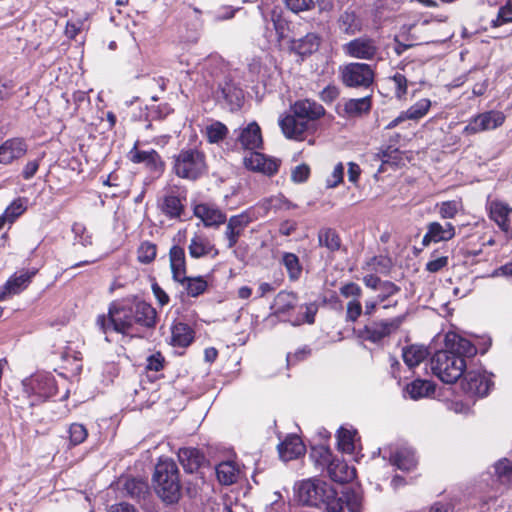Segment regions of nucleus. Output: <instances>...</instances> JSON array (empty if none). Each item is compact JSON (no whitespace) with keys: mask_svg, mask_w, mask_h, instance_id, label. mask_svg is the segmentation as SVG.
<instances>
[{"mask_svg":"<svg viewBox=\"0 0 512 512\" xmlns=\"http://www.w3.org/2000/svg\"><path fill=\"white\" fill-rule=\"evenodd\" d=\"M281 204H285L287 209H291V208L295 207V205L292 204L287 199H284L283 197H278V196L265 199L261 203V206L267 213L271 208H278L281 206Z\"/></svg>","mask_w":512,"mask_h":512,"instance_id":"58","label":"nucleus"},{"mask_svg":"<svg viewBox=\"0 0 512 512\" xmlns=\"http://www.w3.org/2000/svg\"><path fill=\"white\" fill-rule=\"evenodd\" d=\"M172 343L174 346L187 347L194 339V331L192 328L182 322L175 323L171 328Z\"/></svg>","mask_w":512,"mask_h":512,"instance_id":"31","label":"nucleus"},{"mask_svg":"<svg viewBox=\"0 0 512 512\" xmlns=\"http://www.w3.org/2000/svg\"><path fill=\"white\" fill-rule=\"evenodd\" d=\"M132 305L136 332L140 333L142 328L154 329L157 324V311L155 308L145 301H136Z\"/></svg>","mask_w":512,"mask_h":512,"instance_id":"14","label":"nucleus"},{"mask_svg":"<svg viewBox=\"0 0 512 512\" xmlns=\"http://www.w3.org/2000/svg\"><path fill=\"white\" fill-rule=\"evenodd\" d=\"M281 264L286 268L291 281H296L302 273V265L298 256L291 252H284L281 257Z\"/></svg>","mask_w":512,"mask_h":512,"instance_id":"35","label":"nucleus"},{"mask_svg":"<svg viewBox=\"0 0 512 512\" xmlns=\"http://www.w3.org/2000/svg\"><path fill=\"white\" fill-rule=\"evenodd\" d=\"M436 252L437 251H434L432 254L435 259L428 261L426 264V270L431 273L439 272L441 269L448 265V256L436 257Z\"/></svg>","mask_w":512,"mask_h":512,"instance_id":"61","label":"nucleus"},{"mask_svg":"<svg viewBox=\"0 0 512 512\" xmlns=\"http://www.w3.org/2000/svg\"><path fill=\"white\" fill-rule=\"evenodd\" d=\"M133 305L112 302L107 315L101 314L96 318V326L105 335V340L111 342L109 333L115 332L124 336L142 337L136 332L134 323Z\"/></svg>","mask_w":512,"mask_h":512,"instance_id":"4","label":"nucleus"},{"mask_svg":"<svg viewBox=\"0 0 512 512\" xmlns=\"http://www.w3.org/2000/svg\"><path fill=\"white\" fill-rule=\"evenodd\" d=\"M36 273V269L21 270L15 273L13 276L9 278V280L4 285V290L0 292V300H3L6 294L20 293L28 286L31 279L35 276Z\"/></svg>","mask_w":512,"mask_h":512,"instance_id":"20","label":"nucleus"},{"mask_svg":"<svg viewBox=\"0 0 512 512\" xmlns=\"http://www.w3.org/2000/svg\"><path fill=\"white\" fill-rule=\"evenodd\" d=\"M505 118L504 113L498 110L480 113L469 120L462 133L473 135L483 131L494 130L503 125Z\"/></svg>","mask_w":512,"mask_h":512,"instance_id":"9","label":"nucleus"},{"mask_svg":"<svg viewBox=\"0 0 512 512\" xmlns=\"http://www.w3.org/2000/svg\"><path fill=\"white\" fill-rule=\"evenodd\" d=\"M88 436L87 429L84 425L73 423L69 427V439L72 445L76 446L85 441Z\"/></svg>","mask_w":512,"mask_h":512,"instance_id":"49","label":"nucleus"},{"mask_svg":"<svg viewBox=\"0 0 512 512\" xmlns=\"http://www.w3.org/2000/svg\"><path fill=\"white\" fill-rule=\"evenodd\" d=\"M321 37L316 33H307L305 36L292 39L290 41V50L302 57L316 52L320 46Z\"/></svg>","mask_w":512,"mask_h":512,"instance_id":"22","label":"nucleus"},{"mask_svg":"<svg viewBox=\"0 0 512 512\" xmlns=\"http://www.w3.org/2000/svg\"><path fill=\"white\" fill-rule=\"evenodd\" d=\"M431 107V101L423 98L410 106L405 112L406 118L410 120H419L423 118Z\"/></svg>","mask_w":512,"mask_h":512,"instance_id":"43","label":"nucleus"},{"mask_svg":"<svg viewBox=\"0 0 512 512\" xmlns=\"http://www.w3.org/2000/svg\"><path fill=\"white\" fill-rule=\"evenodd\" d=\"M244 165L249 170L261 172L268 176L276 174L279 169V162L276 159L267 158L264 154L255 150L244 158Z\"/></svg>","mask_w":512,"mask_h":512,"instance_id":"15","label":"nucleus"},{"mask_svg":"<svg viewBox=\"0 0 512 512\" xmlns=\"http://www.w3.org/2000/svg\"><path fill=\"white\" fill-rule=\"evenodd\" d=\"M311 457L314 458L316 462L322 467H328L329 463L334 461L332 459V453L330 449L325 446L313 448Z\"/></svg>","mask_w":512,"mask_h":512,"instance_id":"50","label":"nucleus"},{"mask_svg":"<svg viewBox=\"0 0 512 512\" xmlns=\"http://www.w3.org/2000/svg\"><path fill=\"white\" fill-rule=\"evenodd\" d=\"M178 460L186 473H195L206 462L204 453L194 447H183L178 451Z\"/></svg>","mask_w":512,"mask_h":512,"instance_id":"16","label":"nucleus"},{"mask_svg":"<svg viewBox=\"0 0 512 512\" xmlns=\"http://www.w3.org/2000/svg\"><path fill=\"white\" fill-rule=\"evenodd\" d=\"M184 204L180 196L173 191L164 196L161 211L170 219L180 218L184 212Z\"/></svg>","mask_w":512,"mask_h":512,"instance_id":"28","label":"nucleus"},{"mask_svg":"<svg viewBox=\"0 0 512 512\" xmlns=\"http://www.w3.org/2000/svg\"><path fill=\"white\" fill-rule=\"evenodd\" d=\"M339 498L343 499V508L346 506L349 512H361L363 498L359 489L347 488Z\"/></svg>","mask_w":512,"mask_h":512,"instance_id":"38","label":"nucleus"},{"mask_svg":"<svg viewBox=\"0 0 512 512\" xmlns=\"http://www.w3.org/2000/svg\"><path fill=\"white\" fill-rule=\"evenodd\" d=\"M164 367V357L160 352H156L147 358L146 369L158 372Z\"/></svg>","mask_w":512,"mask_h":512,"instance_id":"62","label":"nucleus"},{"mask_svg":"<svg viewBox=\"0 0 512 512\" xmlns=\"http://www.w3.org/2000/svg\"><path fill=\"white\" fill-rule=\"evenodd\" d=\"M343 51L352 58L373 60L378 53V46L373 38L363 36L344 44Z\"/></svg>","mask_w":512,"mask_h":512,"instance_id":"12","label":"nucleus"},{"mask_svg":"<svg viewBox=\"0 0 512 512\" xmlns=\"http://www.w3.org/2000/svg\"><path fill=\"white\" fill-rule=\"evenodd\" d=\"M376 156L382 164L395 163L399 159V150L388 146L385 149H381Z\"/></svg>","mask_w":512,"mask_h":512,"instance_id":"57","label":"nucleus"},{"mask_svg":"<svg viewBox=\"0 0 512 512\" xmlns=\"http://www.w3.org/2000/svg\"><path fill=\"white\" fill-rule=\"evenodd\" d=\"M310 175V167L307 164L296 166L291 172V179L295 183H303L308 180Z\"/></svg>","mask_w":512,"mask_h":512,"instance_id":"60","label":"nucleus"},{"mask_svg":"<svg viewBox=\"0 0 512 512\" xmlns=\"http://www.w3.org/2000/svg\"><path fill=\"white\" fill-rule=\"evenodd\" d=\"M432 236L435 238V243L441 241H449L455 236V227L447 222L444 225L439 222H431L427 225Z\"/></svg>","mask_w":512,"mask_h":512,"instance_id":"36","label":"nucleus"},{"mask_svg":"<svg viewBox=\"0 0 512 512\" xmlns=\"http://www.w3.org/2000/svg\"><path fill=\"white\" fill-rule=\"evenodd\" d=\"M477 348L467 339L449 332L445 336V349L437 351L430 360L433 374L443 383L453 384L465 375V358H471Z\"/></svg>","mask_w":512,"mask_h":512,"instance_id":"1","label":"nucleus"},{"mask_svg":"<svg viewBox=\"0 0 512 512\" xmlns=\"http://www.w3.org/2000/svg\"><path fill=\"white\" fill-rule=\"evenodd\" d=\"M356 435V430H349L341 427L337 433L339 449L345 453H353L355 450L354 440Z\"/></svg>","mask_w":512,"mask_h":512,"instance_id":"41","label":"nucleus"},{"mask_svg":"<svg viewBox=\"0 0 512 512\" xmlns=\"http://www.w3.org/2000/svg\"><path fill=\"white\" fill-rule=\"evenodd\" d=\"M400 290H401L400 287L397 286L395 283L388 281V280H383V282L380 284L379 288L377 289V291H379V293L377 295V301L379 303L385 302L390 297L398 294L400 292Z\"/></svg>","mask_w":512,"mask_h":512,"instance_id":"47","label":"nucleus"},{"mask_svg":"<svg viewBox=\"0 0 512 512\" xmlns=\"http://www.w3.org/2000/svg\"><path fill=\"white\" fill-rule=\"evenodd\" d=\"M275 499L266 507V512H287V505L278 493L274 494Z\"/></svg>","mask_w":512,"mask_h":512,"instance_id":"64","label":"nucleus"},{"mask_svg":"<svg viewBox=\"0 0 512 512\" xmlns=\"http://www.w3.org/2000/svg\"><path fill=\"white\" fill-rule=\"evenodd\" d=\"M214 249L210 241L200 235H195L188 246L189 255L192 258L198 259L204 257Z\"/></svg>","mask_w":512,"mask_h":512,"instance_id":"34","label":"nucleus"},{"mask_svg":"<svg viewBox=\"0 0 512 512\" xmlns=\"http://www.w3.org/2000/svg\"><path fill=\"white\" fill-rule=\"evenodd\" d=\"M291 114L280 119L279 125L287 138L301 139L309 121H315L325 114L324 107L310 99L296 101L290 108Z\"/></svg>","mask_w":512,"mask_h":512,"instance_id":"3","label":"nucleus"},{"mask_svg":"<svg viewBox=\"0 0 512 512\" xmlns=\"http://www.w3.org/2000/svg\"><path fill=\"white\" fill-rule=\"evenodd\" d=\"M405 315L397 316L389 320L374 321L365 325L363 338L373 343H377L396 332L402 325Z\"/></svg>","mask_w":512,"mask_h":512,"instance_id":"11","label":"nucleus"},{"mask_svg":"<svg viewBox=\"0 0 512 512\" xmlns=\"http://www.w3.org/2000/svg\"><path fill=\"white\" fill-rule=\"evenodd\" d=\"M228 134V128L219 121H215L208 125L205 129V135L209 143H218L222 141Z\"/></svg>","mask_w":512,"mask_h":512,"instance_id":"42","label":"nucleus"},{"mask_svg":"<svg viewBox=\"0 0 512 512\" xmlns=\"http://www.w3.org/2000/svg\"><path fill=\"white\" fill-rule=\"evenodd\" d=\"M236 140L246 150L253 151L261 148L263 140L259 125L256 122H251L246 127L239 129Z\"/></svg>","mask_w":512,"mask_h":512,"instance_id":"19","label":"nucleus"},{"mask_svg":"<svg viewBox=\"0 0 512 512\" xmlns=\"http://www.w3.org/2000/svg\"><path fill=\"white\" fill-rule=\"evenodd\" d=\"M278 452L283 461H290L304 454L305 446L300 437L290 435L278 445Z\"/></svg>","mask_w":512,"mask_h":512,"instance_id":"24","label":"nucleus"},{"mask_svg":"<svg viewBox=\"0 0 512 512\" xmlns=\"http://www.w3.org/2000/svg\"><path fill=\"white\" fill-rule=\"evenodd\" d=\"M128 158L135 164H144L145 168L156 177L161 176L165 171L166 165L160 154L154 149L139 150L137 143L129 151Z\"/></svg>","mask_w":512,"mask_h":512,"instance_id":"10","label":"nucleus"},{"mask_svg":"<svg viewBox=\"0 0 512 512\" xmlns=\"http://www.w3.org/2000/svg\"><path fill=\"white\" fill-rule=\"evenodd\" d=\"M318 244L330 253H335L341 249L342 241L335 229L322 228L318 232Z\"/></svg>","mask_w":512,"mask_h":512,"instance_id":"32","label":"nucleus"},{"mask_svg":"<svg viewBox=\"0 0 512 512\" xmlns=\"http://www.w3.org/2000/svg\"><path fill=\"white\" fill-rule=\"evenodd\" d=\"M362 313V305L359 300L354 299L347 303L346 307V320L355 322Z\"/></svg>","mask_w":512,"mask_h":512,"instance_id":"59","label":"nucleus"},{"mask_svg":"<svg viewBox=\"0 0 512 512\" xmlns=\"http://www.w3.org/2000/svg\"><path fill=\"white\" fill-rule=\"evenodd\" d=\"M492 380L484 373L467 371L462 381L463 390L472 396L484 397L493 387Z\"/></svg>","mask_w":512,"mask_h":512,"instance_id":"13","label":"nucleus"},{"mask_svg":"<svg viewBox=\"0 0 512 512\" xmlns=\"http://www.w3.org/2000/svg\"><path fill=\"white\" fill-rule=\"evenodd\" d=\"M344 177V165L339 162L332 172V174L326 180L327 188H335L342 183Z\"/></svg>","mask_w":512,"mask_h":512,"instance_id":"55","label":"nucleus"},{"mask_svg":"<svg viewBox=\"0 0 512 512\" xmlns=\"http://www.w3.org/2000/svg\"><path fill=\"white\" fill-rule=\"evenodd\" d=\"M206 171L205 154L196 148L182 149L173 157L172 172L181 179L196 181Z\"/></svg>","mask_w":512,"mask_h":512,"instance_id":"6","label":"nucleus"},{"mask_svg":"<svg viewBox=\"0 0 512 512\" xmlns=\"http://www.w3.org/2000/svg\"><path fill=\"white\" fill-rule=\"evenodd\" d=\"M170 267L172 277L176 282L184 284L186 280L185 251L182 247L174 245L169 251Z\"/></svg>","mask_w":512,"mask_h":512,"instance_id":"23","label":"nucleus"},{"mask_svg":"<svg viewBox=\"0 0 512 512\" xmlns=\"http://www.w3.org/2000/svg\"><path fill=\"white\" fill-rule=\"evenodd\" d=\"M405 391L411 399L417 400L434 394L435 384L429 380L418 378L407 384Z\"/></svg>","mask_w":512,"mask_h":512,"instance_id":"29","label":"nucleus"},{"mask_svg":"<svg viewBox=\"0 0 512 512\" xmlns=\"http://www.w3.org/2000/svg\"><path fill=\"white\" fill-rule=\"evenodd\" d=\"M391 267H392V261L389 257L383 256V255H378V256H373L372 258H370L366 262L363 269H367V270L373 271L375 273H380V274L386 275L390 272Z\"/></svg>","mask_w":512,"mask_h":512,"instance_id":"40","label":"nucleus"},{"mask_svg":"<svg viewBox=\"0 0 512 512\" xmlns=\"http://www.w3.org/2000/svg\"><path fill=\"white\" fill-rule=\"evenodd\" d=\"M26 210L22 199L14 200L4 211V215L8 219V222H14L20 215Z\"/></svg>","mask_w":512,"mask_h":512,"instance_id":"51","label":"nucleus"},{"mask_svg":"<svg viewBox=\"0 0 512 512\" xmlns=\"http://www.w3.org/2000/svg\"><path fill=\"white\" fill-rule=\"evenodd\" d=\"M341 79L347 87L368 88L374 81V71L366 63L353 62L341 69Z\"/></svg>","mask_w":512,"mask_h":512,"instance_id":"8","label":"nucleus"},{"mask_svg":"<svg viewBox=\"0 0 512 512\" xmlns=\"http://www.w3.org/2000/svg\"><path fill=\"white\" fill-rule=\"evenodd\" d=\"M137 258L143 264L151 263L157 254V246L149 241H144L140 244L137 251Z\"/></svg>","mask_w":512,"mask_h":512,"instance_id":"46","label":"nucleus"},{"mask_svg":"<svg viewBox=\"0 0 512 512\" xmlns=\"http://www.w3.org/2000/svg\"><path fill=\"white\" fill-rule=\"evenodd\" d=\"M458 212L457 201H445L439 205V214L444 219H452Z\"/></svg>","mask_w":512,"mask_h":512,"instance_id":"56","label":"nucleus"},{"mask_svg":"<svg viewBox=\"0 0 512 512\" xmlns=\"http://www.w3.org/2000/svg\"><path fill=\"white\" fill-rule=\"evenodd\" d=\"M298 501L305 506L324 508L327 512H343V499L332 485L318 478H309L296 487Z\"/></svg>","mask_w":512,"mask_h":512,"instance_id":"2","label":"nucleus"},{"mask_svg":"<svg viewBox=\"0 0 512 512\" xmlns=\"http://www.w3.org/2000/svg\"><path fill=\"white\" fill-rule=\"evenodd\" d=\"M428 356V350L422 345H410L402 350L404 363L410 368L418 366Z\"/></svg>","mask_w":512,"mask_h":512,"instance_id":"33","label":"nucleus"},{"mask_svg":"<svg viewBox=\"0 0 512 512\" xmlns=\"http://www.w3.org/2000/svg\"><path fill=\"white\" fill-rule=\"evenodd\" d=\"M124 490L130 497L140 499L145 496L148 487L143 481L133 478L125 482Z\"/></svg>","mask_w":512,"mask_h":512,"instance_id":"45","label":"nucleus"},{"mask_svg":"<svg viewBox=\"0 0 512 512\" xmlns=\"http://www.w3.org/2000/svg\"><path fill=\"white\" fill-rule=\"evenodd\" d=\"M286 7L294 13L310 10L314 7L313 0H284Z\"/></svg>","mask_w":512,"mask_h":512,"instance_id":"54","label":"nucleus"},{"mask_svg":"<svg viewBox=\"0 0 512 512\" xmlns=\"http://www.w3.org/2000/svg\"><path fill=\"white\" fill-rule=\"evenodd\" d=\"M217 479L221 484L231 485L237 480L238 471L233 462H221L216 466Z\"/></svg>","mask_w":512,"mask_h":512,"instance_id":"37","label":"nucleus"},{"mask_svg":"<svg viewBox=\"0 0 512 512\" xmlns=\"http://www.w3.org/2000/svg\"><path fill=\"white\" fill-rule=\"evenodd\" d=\"M156 495L167 505L177 503L182 495L179 469L172 459H160L156 464L153 477Z\"/></svg>","mask_w":512,"mask_h":512,"instance_id":"5","label":"nucleus"},{"mask_svg":"<svg viewBox=\"0 0 512 512\" xmlns=\"http://www.w3.org/2000/svg\"><path fill=\"white\" fill-rule=\"evenodd\" d=\"M27 151L26 144L20 139H10L0 146V163L9 164L21 158Z\"/></svg>","mask_w":512,"mask_h":512,"instance_id":"25","label":"nucleus"},{"mask_svg":"<svg viewBox=\"0 0 512 512\" xmlns=\"http://www.w3.org/2000/svg\"><path fill=\"white\" fill-rule=\"evenodd\" d=\"M384 453L387 454L386 449L384 450ZM386 457H388L393 466H396L397 469L402 471H411L417 465L415 452L413 449L408 447H400L394 451L390 449L388 455H384V458Z\"/></svg>","mask_w":512,"mask_h":512,"instance_id":"17","label":"nucleus"},{"mask_svg":"<svg viewBox=\"0 0 512 512\" xmlns=\"http://www.w3.org/2000/svg\"><path fill=\"white\" fill-rule=\"evenodd\" d=\"M372 98L370 95L357 99H348L343 104L344 116L349 118L361 117L370 112Z\"/></svg>","mask_w":512,"mask_h":512,"instance_id":"26","label":"nucleus"},{"mask_svg":"<svg viewBox=\"0 0 512 512\" xmlns=\"http://www.w3.org/2000/svg\"><path fill=\"white\" fill-rule=\"evenodd\" d=\"M187 291V294L191 297H197L203 294L207 289V281L203 277H187L183 284Z\"/></svg>","mask_w":512,"mask_h":512,"instance_id":"44","label":"nucleus"},{"mask_svg":"<svg viewBox=\"0 0 512 512\" xmlns=\"http://www.w3.org/2000/svg\"><path fill=\"white\" fill-rule=\"evenodd\" d=\"M340 294L346 298H348V297L358 298L362 294V289L358 284H356L354 282H349V283L344 284L342 287H340Z\"/></svg>","mask_w":512,"mask_h":512,"instance_id":"63","label":"nucleus"},{"mask_svg":"<svg viewBox=\"0 0 512 512\" xmlns=\"http://www.w3.org/2000/svg\"><path fill=\"white\" fill-rule=\"evenodd\" d=\"M194 215L207 227L219 226L226 221V215L221 210L207 203L197 204L194 207Z\"/></svg>","mask_w":512,"mask_h":512,"instance_id":"21","label":"nucleus"},{"mask_svg":"<svg viewBox=\"0 0 512 512\" xmlns=\"http://www.w3.org/2000/svg\"><path fill=\"white\" fill-rule=\"evenodd\" d=\"M304 306H305V313H304L303 318H297L293 322V325L297 326V325H301L302 323H307V324L315 323V316L319 309L318 304L316 302H311V303L305 304Z\"/></svg>","mask_w":512,"mask_h":512,"instance_id":"53","label":"nucleus"},{"mask_svg":"<svg viewBox=\"0 0 512 512\" xmlns=\"http://www.w3.org/2000/svg\"><path fill=\"white\" fill-rule=\"evenodd\" d=\"M253 221V217L251 215V211L247 210L238 215H234L230 217L228 223L231 224L234 228H237L240 231H244V229Z\"/></svg>","mask_w":512,"mask_h":512,"instance_id":"52","label":"nucleus"},{"mask_svg":"<svg viewBox=\"0 0 512 512\" xmlns=\"http://www.w3.org/2000/svg\"><path fill=\"white\" fill-rule=\"evenodd\" d=\"M495 473L501 482L512 481V461L504 458L495 464Z\"/></svg>","mask_w":512,"mask_h":512,"instance_id":"48","label":"nucleus"},{"mask_svg":"<svg viewBox=\"0 0 512 512\" xmlns=\"http://www.w3.org/2000/svg\"><path fill=\"white\" fill-rule=\"evenodd\" d=\"M24 392L29 397H34L30 401V406L54 396L57 387L54 377L49 373H38L23 381Z\"/></svg>","mask_w":512,"mask_h":512,"instance_id":"7","label":"nucleus"},{"mask_svg":"<svg viewBox=\"0 0 512 512\" xmlns=\"http://www.w3.org/2000/svg\"><path fill=\"white\" fill-rule=\"evenodd\" d=\"M339 31L347 36H354L363 30V20L353 9L347 8L337 18Z\"/></svg>","mask_w":512,"mask_h":512,"instance_id":"18","label":"nucleus"},{"mask_svg":"<svg viewBox=\"0 0 512 512\" xmlns=\"http://www.w3.org/2000/svg\"><path fill=\"white\" fill-rule=\"evenodd\" d=\"M511 212V208L501 202H494L491 205L490 215L491 218L499 225V227L507 231L509 228L508 216Z\"/></svg>","mask_w":512,"mask_h":512,"instance_id":"39","label":"nucleus"},{"mask_svg":"<svg viewBox=\"0 0 512 512\" xmlns=\"http://www.w3.org/2000/svg\"><path fill=\"white\" fill-rule=\"evenodd\" d=\"M327 472L331 480L337 483H347L355 478V469L344 461L334 460L329 463Z\"/></svg>","mask_w":512,"mask_h":512,"instance_id":"27","label":"nucleus"},{"mask_svg":"<svg viewBox=\"0 0 512 512\" xmlns=\"http://www.w3.org/2000/svg\"><path fill=\"white\" fill-rule=\"evenodd\" d=\"M298 296L295 292L282 290L274 298L272 308L275 314H286L297 305Z\"/></svg>","mask_w":512,"mask_h":512,"instance_id":"30","label":"nucleus"}]
</instances>
